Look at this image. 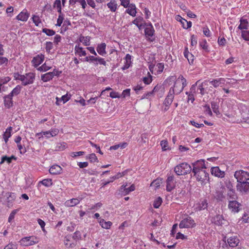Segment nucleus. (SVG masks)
Listing matches in <instances>:
<instances>
[{"instance_id": "obj_40", "label": "nucleus", "mask_w": 249, "mask_h": 249, "mask_svg": "<svg viewBox=\"0 0 249 249\" xmlns=\"http://www.w3.org/2000/svg\"><path fill=\"white\" fill-rule=\"evenodd\" d=\"M40 183L46 187H50L53 184L52 179L50 178L43 179Z\"/></svg>"}, {"instance_id": "obj_19", "label": "nucleus", "mask_w": 249, "mask_h": 249, "mask_svg": "<svg viewBox=\"0 0 249 249\" xmlns=\"http://www.w3.org/2000/svg\"><path fill=\"white\" fill-rule=\"evenodd\" d=\"M62 170V169L60 166L55 164L51 167L49 169V172L53 175H57L60 174Z\"/></svg>"}, {"instance_id": "obj_35", "label": "nucleus", "mask_w": 249, "mask_h": 249, "mask_svg": "<svg viewBox=\"0 0 249 249\" xmlns=\"http://www.w3.org/2000/svg\"><path fill=\"white\" fill-rule=\"evenodd\" d=\"M79 41L83 43L85 46L89 45L90 37L81 36L79 38Z\"/></svg>"}, {"instance_id": "obj_34", "label": "nucleus", "mask_w": 249, "mask_h": 249, "mask_svg": "<svg viewBox=\"0 0 249 249\" xmlns=\"http://www.w3.org/2000/svg\"><path fill=\"white\" fill-rule=\"evenodd\" d=\"M240 24L238 28L240 30L248 29V21L247 19L241 18L240 20Z\"/></svg>"}, {"instance_id": "obj_58", "label": "nucleus", "mask_w": 249, "mask_h": 249, "mask_svg": "<svg viewBox=\"0 0 249 249\" xmlns=\"http://www.w3.org/2000/svg\"><path fill=\"white\" fill-rule=\"evenodd\" d=\"M63 20H64V17H63V15H59L58 16V18H57V23H56V25L60 27L61 25Z\"/></svg>"}, {"instance_id": "obj_37", "label": "nucleus", "mask_w": 249, "mask_h": 249, "mask_svg": "<svg viewBox=\"0 0 249 249\" xmlns=\"http://www.w3.org/2000/svg\"><path fill=\"white\" fill-rule=\"evenodd\" d=\"M180 82V83H181L182 86H181V87H180L179 89H175V91L176 92V94H179L183 90L184 87L187 85V82L186 79H183V81Z\"/></svg>"}, {"instance_id": "obj_7", "label": "nucleus", "mask_w": 249, "mask_h": 249, "mask_svg": "<svg viewBox=\"0 0 249 249\" xmlns=\"http://www.w3.org/2000/svg\"><path fill=\"white\" fill-rule=\"evenodd\" d=\"M192 164L193 166L192 172L200 170H205L207 168V165L205 163L204 160L203 159L197 160L192 163Z\"/></svg>"}, {"instance_id": "obj_39", "label": "nucleus", "mask_w": 249, "mask_h": 249, "mask_svg": "<svg viewBox=\"0 0 249 249\" xmlns=\"http://www.w3.org/2000/svg\"><path fill=\"white\" fill-rule=\"evenodd\" d=\"M161 182L162 179L161 178H157L152 182L151 183V186L154 187L155 189H157L160 187Z\"/></svg>"}, {"instance_id": "obj_53", "label": "nucleus", "mask_w": 249, "mask_h": 249, "mask_svg": "<svg viewBox=\"0 0 249 249\" xmlns=\"http://www.w3.org/2000/svg\"><path fill=\"white\" fill-rule=\"evenodd\" d=\"M143 21V18L141 17L136 18L133 21L132 23L138 26L140 23Z\"/></svg>"}, {"instance_id": "obj_43", "label": "nucleus", "mask_w": 249, "mask_h": 249, "mask_svg": "<svg viewBox=\"0 0 249 249\" xmlns=\"http://www.w3.org/2000/svg\"><path fill=\"white\" fill-rule=\"evenodd\" d=\"M3 249H18V244L15 242H11Z\"/></svg>"}, {"instance_id": "obj_20", "label": "nucleus", "mask_w": 249, "mask_h": 249, "mask_svg": "<svg viewBox=\"0 0 249 249\" xmlns=\"http://www.w3.org/2000/svg\"><path fill=\"white\" fill-rule=\"evenodd\" d=\"M225 82V79L223 78H220L216 79H213L211 81L210 83L213 85V86L216 88L219 87L221 84H224Z\"/></svg>"}, {"instance_id": "obj_28", "label": "nucleus", "mask_w": 249, "mask_h": 249, "mask_svg": "<svg viewBox=\"0 0 249 249\" xmlns=\"http://www.w3.org/2000/svg\"><path fill=\"white\" fill-rule=\"evenodd\" d=\"M22 87L20 85H17L9 94L12 97L18 95L21 90Z\"/></svg>"}, {"instance_id": "obj_41", "label": "nucleus", "mask_w": 249, "mask_h": 249, "mask_svg": "<svg viewBox=\"0 0 249 249\" xmlns=\"http://www.w3.org/2000/svg\"><path fill=\"white\" fill-rule=\"evenodd\" d=\"M162 201L160 197H157L154 201L153 203V207L155 208H158L161 204Z\"/></svg>"}, {"instance_id": "obj_33", "label": "nucleus", "mask_w": 249, "mask_h": 249, "mask_svg": "<svg viewBox=\"0 0 249 249\" xmlns=\"http://www.w3.org/2000/svg\"><path fill=\"white\" fill-rule=\"evenodd\" d=\"M227 196L229 200H235L237 198V195L234 190L229 191L227 193Z\"/></svg>"}, {"instance_id": "obj_1", "label": "nucleus", "mask_w": 249, "mask_h": 249, "mask_svg": "<svg viewBox=\"0 0 249 249\" xmlns=\"http://www.w3.org/2000/svg\"><path fill=\"white\" fill-rule=\"evenodd\" d=\"M192 171V167L186 162L179 164L174 167V171L178 176L185 175Z\"/></svg>"}, {"instance_id": "obj_57", "label": "nucleus", "mask_w": 249, "mask_h": 249, "mask_svg": "<svg viewBox=\"0 0 249 249\" xmlns=\"http://www.w3.org/2000/svg\"><path fill=\"white\" fill-rule=\"evenodd\" d=\"M200 46L203 49L206 51H208V46L207 44V41L206 40H204L203 41L200 42Z\"/></svg>"}, {"instance_id": "obj_21", "label": "nucleus", "mask_w": 249, "mask_h": 249, "mask_svg": "<svg viewBox=\"0 0 249 249\" xmlns=\"http://www.w3.org/2000/svg\"><path fill=\"white\" fill-rule=\"evenodd\" d=\"M106 44L105 43H102L98 45L97 48V51L98 53L101 55L104 56L106 54Z\"/></svg>"}, {"instance_id": "obj_31", "label": "nucleus", "mask_w": 249, "mask_h": 249, "mask_svg": "<svg viewBox=\"0 0 249 249\" xmlns=\"http://www.w3.org/2000/svg\"><path fill=\"white\" fill-rule=\"evenodd\" d=\"M100 225L103 228L108 229L112 225V223L110 221H106L104 219H101L99 221Z\"/></svg>"}, {"instance_id": "obj_26", "label": "nucleus", "mask_w": 249, "mask_h": 249, "mask_svg": "<svg viewBox=\"0 0 249 249\" xmlns=\"http://www.w3.org/2000/svg\"><path fill=\"white\" fill-rule=\"evenodd\" d=\"M74 50L75 54L79 56H85L87 54L86 52L83 50V48L81 47L75 46Z\"/></svg>"}, {"instance_id": "obj_49", "label": "nucleus", "mask_w": 249, "mask_h": 249, "mask_svg": "<svg viewBox=\"0 0 249 249\" xmlns=\"http://www.w3.org/2000/svg\"><path fill=\"white\" fill-rule=\"evenodd\" d=\"M72 238L73 239L77 241L79 240L81 238V234L79 231H76L72 235Z\"/></svg>"}, {"instance_id": "obj_52", "label": "nucleus", "mask_w": 249, "mask_h": 249, "mask_svg": "<svg viewBox=\"0 0 249 249\" xmlns=\"http://www.w3.org/2000/svg\"><path fill=\"white\" fill-rule=\"evenodd\" d=\"M242 37L247 41H249V31L245 30L242 31Z\"/></svg>"}, {"instance_id": "obj_32", "label": "nucleus", "mask_w": 249, "mask_h": 249, "mask_svg": "<svg viewBox=\"0 0 249 249\" xmlns=\"http://www.w3.org/2000/svg\"><path fill=\"white\" fill-rule=\"evenodd\" d=\"M12 130V127L10 126L6 129V131L3 134V137L5 142H7L8 138L11 137V133Z\"/></svg>"}, {"instance_id": "obj_24", "label": "nucleus", "mask_w": 249, "mask_h": 249, "mask_svg": "<svg viewBox=\"0 0 249 249\" xmlns=\"http://www.w3.org/2000/svg\"><path fill=\"white\" fill-rule=\"evenodd\" d=\"M184 55L187 59L190 64H193L194 60V56L189 52L187 48H185L184 52Z\"/></svg>"}, {"instance_id": "obj_22", "label": "nucleus", "mask_w": 249, "mask_h": 249, "mask_svg": "<svg viewBox=\"0 0 249 249\" xmlns=\"http://www.w3.org/2000/svg\"><path fill=\"white\" fill-rule=\"evenodd\" d=\"M128 7V8L126 10V12L132 17L136 16L137 12L135 4L131 3Z\"/></svg>"}, {"instance_id": "obj_44", "label": "nucleus", "mask_w": 249, "mask_h": 249, "mask_svg": "<svg viewBox=\"0 0 249 249\" xmlns=\"http://www.w3.org/2000/svg\"><path fill=\"white\" fill-rule=\"evenodd\" d=\"M208 207V202L206 200H202L200 203L198 207L199 211L205 210Z\"/></svg>"}, {"instance_id": "obj_5", "label": "nucleus", "mask_w": 249, "mask_h": 249, "mask_svg": "<svg viewBox=\"0 0 249 249\" xmlns=\"http://www.w3.org/2000/svg\"><path fill=\"white\" fill-rule=\"evenodd\" d=\"M195 225L194 220L191 217H188L181 221L179 227L180 228H189L194 227Z\"/></svg>"}, {"instance_id": "obj_51", "label": "nucleus", "mask_w": 249, "mask_h": 249, "mask_svg": "<svg viewBox=\"0 0 249 249\" xmlns=\"http://www.w3.org/2000/svg\"><path fill=\"white\" fill-rule=\"evenodd\" d=\"M164 69V64L162 63H158L156 65V69H157L158 73H161L162 72Z\"/></svg>"}, {"instance_id": "obj_36", "label": "nucleus", "mask_w": 249, "mask_h": 249, "mask_svg": "<svg viewBox=\"0 0 249 249\" xmlns=\"http://www.w3.org/2000/svg\"><path fill=\"white\" fill-rule=\"evenodd\" d=\"M207 85H208V81H205L204 82H202L200 85L198 86V89H199L200 90V93L202 95H204L205 93V89L203 87H204L205 86H207Z\"/></svg>"}, {"instance_id": "obj_56", "label": "nucleus", "mask_w": 249, "mask_h": 249, "mask_svg": "<svg viewBox=\"0 0 249 249\" xmlns=\"http://www.w3.org/2000/svg\"><path fill=\"white\" fill-rule=\"evenodd\" d=\"M4 161H6L9 164L11 162V160H10L9 157H7V156L2 157L1 160L0 162V164H3L4 162Z\"/></svg>"}, {"instance_id": "obj_29", "label": "nucleus", "mask_w": 249, "mask_h": 249, "mask_svg": "<svg viewBox=\"0 0 249 249\" xmlns=\"http://www.w3.org/2000/svg\"><path fill=\"white\" fill-rule=\"evenodd\" d=\"M107 6L112 12H115L117 8V4L115 0H111L107 4Z\"/></svg>"}, {"instance_id": "obj_25", "label": "nucleus", "mask_w": 249, "mask_h": 249, "mask_svg": "<svg viewBox=\"0 0 249 249\" xmlns=\"http://www.w3.org/2000/svg\"><path fill=\"white\" fill-rule=\"evenodd\" d=\"M70 237L71 235H67L65 237L64 240V245L68 248H73L76 245V243L74 242L69 243Z\"/></svg>"}, {"instance_id": "obj_54", "label": "nucleus", "mask_w": 249, "mask_h": 249, "mask_svg": "<svg viewBox=\"0 0 249 249\" xmlns=\"http://www.w3.org/2000/svg\"><path fill=\"white\" fill-rule=\"evenodd\" d=\"M88 158L90 162H93L98 160V159L94 153L90 154L89 155Z\"/></svg>"}, {"instance_id": "obj_6", "label": "nucleus", "mask_w": 249, "mask_h": 249, "mask_svg": "<svg viewBox=\"0 0 249 249\" xmlns=\"http://www.w3.org/2000/svg\"><path fill=\"white\" fill-rule=\"evenodd\" d=\"M236 189L241 194H247L249 192V182L248 181L238 182Z\"/></svg>"}, {"instance_id": "obj_16", "label": "nucleus", "mask_w": 249, "mask_h": 249, "mask_svg": "<svg viewBox=\"0 0 249 249\" xmlns=\"http://www.w3.org/2000/svg\"><path fill=\"white\" fill-rule=\"evenodd\" d=\"M81 200V198H72L67 200L65 202V205L66 207H73L79 204Z\"/></svg>"}, {"instance_id": "obj_46", "label": "nucleus", "mask_w": 249, "mask_h": 249, "mask_svg": "<svg viewBox=\"0 0 249 249\" xmlns=\"http://www.w3.org/2000/svg\"><path fill=\"white\" fill-rule=\"evenodd\" d=\"M42 32L46 34V35L48 36H52L55 34V31L53 30L47 28H43L42 29Z\"/></svg>"}, {"instance_id": "obj_59", "label": "nucleus", "mask_w": 249, "mask_h": 249, "mask_svg": "<svg viewBox=\"0 0 249 249\" xmlns=\"http://www.w3.org/2000/svg\"><path fill=\"white\" fill-rule=\"evenodd\" d=\"M13 76L15 80H20L21 81L22 78L23 77V75L20 74L18 72H15L13 74Z\"/></svg>"}, {"instance_id": "obj_63", "label": "nucleus", "mask_w": 249, "mask_h": 249, "mask_svg": "<svg viewBox=\"0 0 249 249\" xmlns=\"http://www.w3.org/2000/svg\"><path fill=\"white\" fill-rule=\"evenodd\" d=\"M8 196L7 197L8 201H12L16 198V196L13 193H8Z\"/></svg>"}, {"instance_id": "obj_23", "label": "nucleus", "mask_w": 249, "mask_h": 249, "mask_svg": "<svg viewBox=\"0 0 249 249\" xmlns=\"http://www.w3.org/2000/svg\"><path fill=\"white\" fill-rule=\"evenodd\" d=\"M224 221V218L223 216L221 215H216L213 218V222L217 225H222L224 224L223 221Z\"/></svg>"}, {"instance_id": "obj_3", "label": "nucleus", "mask_w": 249, "mask_h": 249, "mask_svg": "<svg viewBox=\"0 0 249 249\" xmlns=\"http://www.w3.org/2000/svg\"><path fill=\"white\" fill-rule=\"evenodd\" d=\"M194 174L193 176L195 177L196 180L198 181L203 182L205 180H207L209 174L205 170H200L192 172Z\"/></svg>"}, {"instance_id": "obj_11", "label": "nucleus", "mask_w": 249, "mask_h": 249, "mask_svg": "<svg viewBox=\"0 0 249 249\" xmlns=\"http://www.w3.org/2000/svg\"><path fill=\"white\" fill-rule=\"evenodd\" d=\"M241 204L238 202L236 200H229L228 204V208L231 211V212L236 213L240 211L239 207Z\"/></svg>"}, {"instance_id": "obj_8", "label": "nucleus", "mask_w": 249, "mask_h": 249, "mask_svg": "<svg viewBox=\"0 0 249 249\" xmlns=\"http://www.w3.org/2000/svg\"><path fill=\"white\" fill-rule=\"evenodd\" d=\"M176 181L174 179V176L173 175H168L166 179V190L168 192H171L176 186Z\"/></svg>"}, {"instance_id": "obj_45", "label": "nucleus", "mask_w": 249, "mask_h": 249, "mask_svg": "<svg viewBox=\"0 0 249 249\" xmlns=\"http://www.w3.org/2000/svg\"><path fill=\"white\" fill-rule=\"evenodd\" d=\"M94 64L95 65H97L98 64H100V65H104V66H106L107 63H106V61L105 60L104 58L98 57L96 58V60H95Z\"/></svg>"}, {"instance_id": "obj_9", "label": "nucleus", "mask_w": 249, "mask_h": 249, "mask_svg": "<svg viewBox=\"0 0 249 249\" xmlns=\"http://www.w3.org/2000/svg\"><path fill=\"white\" fill-rule=\"evenodd\" d=\"M176 94V92L175 91L174 88H171L168 92V95H167L164 101V105L166 107H169L170 105L172 104L173 100L174 98V95Z\"/></svg>"}, {"instance_id": "obj_10", "label": "nucleus", "mask_w": 249, "mask_h": 249, "mask_svg": "<svg viewBox=\"0 0 249 249\" xmlns=\"http://www.w3.org/2000/svg\"><path fill=\"white\" fill-rule=\"evenodd\" d=\"M24 246H30L38 243L37 238L36 237H26L21 239Z\"/></svg>"}, {"instance_id": "obj_17", "label": "nucleus", "mask_w": 249, "mask_h": 249, "mask_svg": "<svg viewBox=\"0 0 249 249\" xmlns=\"http://www.w3.org/2000/svg\"><path fill=\"white\" fill-rule=\"evenodd\" d=\"M146 27L144 30L145 35L148 36H152L154 35V29L151 23L145 24Z\"/></svg>"}, {"instance_id": "obj_12", "label": "nucleus", "mask_w": 249, "mask_h": 249, "mask_svg": "<svg viewBox=\"0 0 249 249\" xmlns=\"http://www.w3.org/2000/svg\"><path fill=\"white\" fill-rule=\"evenodd\" d=\"M227 241L228 246L231 248L237 247L240 243V240L236 235L228 237Z\"/></svg>"}, {"instance_id": "obj_38", "label": "nucleus", "mask_w": 249, "mask_h": 249, "mask_svg": "<svg viewBox=\"0 0 249 249\" xmlns=\"http://www.w3.org/2000/svg\"><path fill=\"white\" fill-rule=\"evenodd\" d=\"M181 23L183 28L187 29L190 28L192 26V22L191 21H187L185 19L181 20Z\"/></svg>"}, {"instance_id": "obj_61", "label": "nucleus", "mask_w": 249, "mask_h": 249, "mask_svg": "<svg viewBox=\"0 0 249 249\" xmlns=\"http://www.w3.org/2000/svg\"><path fill=\"white\" fill-rule=\"evenodd\" d=\"M125 64H129L130 66L131 64L132 56L129 54H127L125 57Z\"/></svg>"}, {"instance_id": "obj_42", "label": "nucleus", "mask_w": 249, "mask_h": 249, "mask_svg": "<svg viewBox=\"0 0 249 249\" xmlns=\"http://www.w3.org/2000/svg\"><path fill=\"white\" fill-rule=\"evenodd\" d=\"M211 107L213 109V111L216 114H219V111L218 110L219 106L216 102H213L211 103Z\"/></svg>"}, {"instance_id": "obj_62", "label": "nucleus", "mask_w": 249, "mask_h": 249, "mask_svg": "<svg viewBox=\"0 0 249 249\" xmlns=\"http://www.w3.org/2000/svg\"><path fill=\"white\" fill-rule=\"evenodd\" d=\"M84 154H85V152H83V151H79V152H71V156L73 157V158H74V157H76L77 156L84 155Z\"/></svg>"}, {"instance_id": "obj_14", "label": "nucleus", "mask_w": 249, "mask_h": 249, "mask_svg": "<svg viewBox=\"0 0 249 249\" xmlns=\"http://www.w3.org/2000/svg\"><path fill=\"white\" fill-rule=\"evenodd\" d=\"M44 60V55L40 54H38L36 57H34L32 61L33 65L36 67L41 64Z\"/></svg>"}, {"instance_id": "obj_13", "label": "nucleus", "mask_w": 249, "mask_h": 249, "mask_svg": "<svg viewBox=\"0 0 249 249\" xmlns=\"http://www.w3.org/2000/svg\"><path fill=\"white\" fill-rule=\"evenodd\" d=\"M30 16V13L26 9L21 11L17 17L16 19L22 21H26Z\"/></svg>"}, {"instance_id": "obj_64", "label": "nucleus", "mask_w": 249, "mask_h": 249, "mask_svg": "<svg viewBox=\"0 0 249 249\" xmlns=\"http://www.w3.org/2000/svg\"><path fill=\"white\" fill-rule=\"evenodd\" d=\"M241 220L245 223H249V214L245 213L242 216Z\"/></svg>"}, {"instance_id": "obj_30", "label": "nucleus", "mask_w": 249, "mask_h": 249, "mask_svg": "<svg viewBox=\"0 0 249 249\" xmlns=\"http://www.w3.org/2000/svg\"><path fill=\"white\" fill-rule=\"evenodd\" d=\"M214 197L218 201H222L225 197L223 194V191L222 190H216Z\"/></svg>"}, {"instance_id": "obj_4", "label": "nucleus", "mask_w": 249, "mask_h": 249, "mask_svg": "<svg viewBox=\"0 0 249 249\" xmlns=\"http://www.w3.org/2000/svg\"><path fill=\"white\" fill-rule=\"evenodd\" d=\"M35 79V74L32 72H29L23 75L21 80V84L23 86H27L34 83Z\"/></svg>"}, {"instance_id": "obj_18", "label": "nucleus", "mask_w": 249, "mask_h": 249, "mask_svg": "<svg viewBox=\"0 0 249 249\" xmlns=\"http://www.w3.org/2000/svg\"><path fill=\"white\" fill-rule=\"evenodd\" d=\"M12 98L10 95H7L4 97V106L7 108H10L13 106Z\"/></svg>"}, {"instance_id": "obj_48", "label": "nucleus", "mask_w": 249, "mask_h": 249, "mask_svg": "<svg viewBox=\"0 0 249 249\" xmlns=\"http://www.w3.org/2000/svg\"><path fill=\"white\" fill-rule=\"evenodd\" d=\"M160 145L162 150L163 151H165L169 149L168 142L166 140H162L160 142Z\"/></svg>"}, {"instance_id": "obj_15", "label": "nucleus", "mask_w": 249, "mask_h": 249, "mask_svg": "<svg viewBox=\"0 0 249 249\" xmlns=\"http://www.w3.org/2000/svg\"><path fill=\"white\" fill-rule=\"evenodd\" d=\"M211 173L213 175L221 178L225 176V172L221 171L218 167H212L211 168Z\"/></svg>"}, {"instance_id": "obj_47", "label": "nucleus", "mask_w": 249, "mask_h": 249, "mask_svg": "<svg viewBox=\"0 0 249 249\" xmlns=\"http://www.w3.org/2000/svg\"><path fill=\"white\" fill-rule=\"evenodd\" d=\"M33 22L36 26H38L39 24L41 23V19L38 16L33 15L32 18Z\"/></svg>"}, {"instance_id": "obj_55", "label": "nucleus", "mask_w": 249, "mask_h": 249, "mask_svg": "<svg viewBox=\"0 0 249 249\" xmlns=\"http://www.w3.org/2000/svg\"><path fill=\"white\" fill-rule=\"evenodd\" d=\"M51 69V67H48L46 65V63L43 64L42 66L39 67L37 70L39 71H47Z\"/></svg>"}, {"instance_id": "obj_27", "label": "nucleus", "mask_w": 249, "mask_h": 249, "mask_svg": "<svg viewBox=\"0 0 249 249\" xmlns=\"http://www.w3.org/2000/svg\"><path fill=\"white\" fill-rule=\"evenodd\" d=\"M53 78V74L51 72H47L41 76V79L44 82H48Z\"/></svg>"}, {"instance_id": "obj_60", "label": "nucleus", "mask_w": 249, "mask_h": 249, "mask_svg": "<svg viewBox=\"0 0 249 249\" xmlns=\"http://www.w3.org/2000/svg\"><path fill=\"white\" fill-rule=\"evenodd\" d=\"M53 48V43L52 42H46L45 49L47 52H50Z\"/></svg>"}, {"instance_id": "obj_50", "label": "nucleus", "mask_w": 249, "mask_h": 249, "mask_svg": "<svg viewBox=\"0 0 249 249\" xmlns=\"http://www.w3.org/2000/svg\"><path fill=\"white\" fill-rule=\"evenodd\" d=\"M135 189V186L134 184H132L129 187L126 188L125 191L124 192V195L128 194L130 192L134 191Z\"/></svg>"}, {"instance_id": "obj_2", "label": "nucleus", "mask_w": 249, "mask_h": 249, "mask_svg": "<svg viewBox=\"0 0 249 249\" xmlns=\"http://www.w3.org/2000/svg\"><path fill=\"white\" fill-rule=\"evenodd\" d=\"M234 176L236 178L238 182L249 180V173L242 170L236 171L234 173Z\"/></svg>"}]
</instances>
